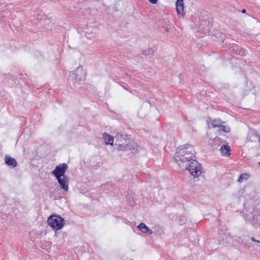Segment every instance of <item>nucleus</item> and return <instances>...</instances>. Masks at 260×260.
Wrapping results in <instances>:
<instances>
[{
	"label": "nucleus",
	"instance_id": "nucleus-8",
	"mask_svg": "<svg viewBox=\"0 0 260 260\" xmlns=\"http://www.w3.org/2000/svg\"><path fill=\"white\" fill-rule=\"evenodd\" d=\"M75 72V73H73L72 75H70V76L73 78H75V79H79V80L85 78L84 73L79 67L77 68Z\"/></svg>",
	"mask_w": 260,
	"mask_h": 260
},
{
	"label": "nucleus",
	"instance_id": "nucleus-17",
	"mask_svg": "<svg viewBox=\"0 0 260 260\" xmlns=\"http://www.w3.org/2000/svg\"><path fill=\"white\" fill-rule=\"evenodd\" d=\"M251 240L253 242L260 243V241L259 240H256L254 237H251Z\"/></svg>",
	"mask_w": 260,
	"mask_h": 260
},
{
	"label": "nucleus",
	"instance_id": "nucleus-18",
	"mask_svg": "<svg viewBox=\"0 0 260 260\" xmlns=\"http://www.w3.org/2000/svg\"><path fill=\"white\" fill-rule=\"evenodd\" d=\"M242 12L243 13H246V10H245V9H243V10H242Z\"/></svg>",
	"mask_w": 260,
	"mask_h": 260
},
{
	"label": "nucleus",
	"instance_id": "nucleus-3",
	"mask_svg": "<svg viewBox=\"0 0 260 260\" xmlns=\"http://www.w3.org/2000/svg\"><path fill=\"white\" fill-rule=\"evenodd\" d=\"M186 170L194 177H199L202 173L201 165L194 158L186 165Z\"/></svg>",
	"mask_w": 260,
	"mask_h": 260
},
{
	"label": "nucleus",
	"instance_id": "nucleus-5",
	"mask_svg": "<svg viewBox=\"0 0 260 260\" xmlns=\"http://www.w3.org/2000/svg\"><path fill=\"white\" fill-rule=\"evenodd\" d=\"M115 138L116 142L119 145V150H124L130 148L129 140L127 139V135L126 134L117 133Z\"/></svg>",
	"mask_w": 260,
	"mask_h": 260
},
{
	"label": "nucleus",
	"instance_id": "nucleus-15",
	"mask_svg": "<svg viewBox=\"0 0 260 260\" xmlns=\"http://www.w3.org/2000/svg\"><path fill=\"white\" fill-rule=\"evenodd\" d=\"M252 134L254 137L258 138V140L259 142L260 143V136L259 135H258L257 133H256L255 132L252 133Z\"/></svg>",
	"mask_w": 260,
	"mask_h": 260
},
{
	"label": "nucleus",
	"instance_id": "nucleus-11",
	"mask_svg": "<svg viewBox=\"0 0 260 260\" xmlns=\"http://www.w3.org/2000/svg\"><path fill=\"white\" fill-rule=\"evenodd\" d=\"M103 138L105 141V143L108 145H113V138L106 133L103 134Z\"/></svg>",
	"mask_w": 260,
	"mask_h": 260
},
{
	"label": "nucleus",
	"instance_id": "nucleus-1",
	"mask_svg": "<svg viewBox=\"0 0 260 260\" xmlns=\"http://www.w3.org/2000/svg\"><path fill=\"white\" fill-rule=\"evenodd\" d=\"M195 157V151L192 146L186 144L177 149L174 155V159L180 166L182 164L188 163Z\"/></svg>",
	"mask_w": 260,
	"mask_h": 260
},
{
	"label": "nucleus",
	"instance_id": "nucleus-19",
	"mask_svg": "<svg viewBox=\"0 0 260 260\" xmlns=\"http://www.w3.org/2000/svg\"><path fill=\"white\" fill-rule=\"evenodd\" d=\"M143 55H145L146 54V51H144V52H143Z\"/></svg>",
	"mask_w": 260,
	"mask_h": 260
},
{
	"label": "nucleus",
	"instance_id": "nucleus-7",
	"mask_svg": "<svg viewBox=\"0 0 260 260\" xmlns=\"http://www.w3.org/2000/svg\"><path fill=\"white\" fill-rule=\"evenodd\" d=\"M176 11L179 18H183L185 15L184 12V5L183 0H177L176 2Z\"/></svg>",
	"mask_w": 260,
	"mask_h": 260
},
{
	"label": "nucleus",
	"instance_id": "nucleus-13",
	"mask_svg": "<svg viewBox=\"0 0 260 260\" xmlns=\"http://www.w3.org/2000/svg\"><path fill=\"white\" fill-rule=\"evenodd\" d=\"M236 49H234L237 54L240 56H244L245 55V50L240 47H236Z\"/></svg>",
	"mask_w": 260,
	"mask_h": 260
},
{
	"label": "nucleus",
	"instance_id": "nucleus-10",
	"mask_svg": "<svg viewBox=\"0 0 260 260\" xmlns=\"http://www.w3.org/2000/svg\"><path fill=\"white\" fill-rule=\"evenodd\" d=\"M230 147L228 145H223L221 146L220 149L221 154L225 156H229L230 155Z\"/></svg>",
	"mask_w": 260,
	"mask_h": 260
},
{
	"label": "nucleus",
	"instance_id": "nucleus-4",
	"mask_svg": "<svg viewBox=\"0 0 260 260\" xmlns=\"http://www.w3.org/2000/svg\"><path fill=\"white\" fill-rule=\"evenodd\" d=\"M64 219L58 215H52L48 218L47 222L54 230H59L63 226Z\"/></svg>",
	"mask_w": 260,
	"mask_h": 260
},
{
	"label": "nucleus",
	"instance_id": "nucleus-14",
	"mask_svg": "<svg viewBox=\"0 0 260 260\" xmlns=\"http://www.w3.org/2000/svg\"><path fill=\"white\" fill-rule=\"evenodd\" d=\"M248 175L247 174H244L240 175L238 181V182H242L243 180H246L247 179Z\"/></svg>",
	"mask_w": 260,
	"mask_h": 260
},
{
	"label": "nucleus",
	"instance_id": "nucleus-6",
	"mask_svg": "<svg viewBox=\"0 0 260 260\" xmlns=\"http://www.w3.org/2000/svg\"><path fill=\"white\" fill-rule=\"evenodd\" d=\"M221 123V121L219 119H215L212 121L211 124L213 127H218L219 131H222L225 133L230 132V128L222 125Z\"/></svg>",
	"mask_w": 260,
	"mask_h": 260
},
{
	"label": "nucleus",
	"instance_id": "nucleus-9",
	"mask_svg": "<svg viewBox=\"0 0 260 260\" xmlns=\"http://www.w3.org/2000/svg\"><path fill=\"white\" fill-rule=\"evenodd\" d=\"M5 160L7 165L11 166L13 168L16 167L17 165V162L16 159L11 156H6L5 157Z\"/></svg>",
	"mask_w": 260,
	"mask_h": 260
},
{
	"label": "nucleus",
	"instance_id": "nucleus-20",
	"mask_svg": "<svg viewBox=\"0 0 260 260\" xmlns=\"http://www.w3.org/2000/svg\"><path fill=\"white\" fill-rule=\"evenodd\" d=\"M259 165L260 166V162H258Z\"/></svg>",
	"mask_w": 260,
	"mask_h": 260
},
{
	"label": "nucleus",
	"instance_id": "nucleus-12",
	"mask_svg": "<svg viewBox=\"0 0 260 260\" xmlns=\"http://www.w3.org/2000/svg\"><path fill=\"white\" fill-rule=\"evenodd\" d=\"M138 228L144 233H149L150 234L152 233V231L150 230L144 223H140L138 225Z\"/></svg>",
	"mask_w": 260,
	"mask_h": 260
},
{
	"label": "nucleus",
	"instance_id": "nucleus-16",
	"mask_svg": "<svg viewBox=\"0 0 260 260\" xmlns=\"http://www.w3.org/2000/svg\"><path fill=\"white\" fill-rule=\"evenodd\" d=\"M149 2L152 4H155L157 3L158 0H148Z\"/></svg>",
	"mask_w": 260,
	"mask_h": 260
},
{
	"label": "nucleus",
	"instance_id": "nucleus-2",
	"mask_svg": "<svg viewBox=\"0 0 260 260\" xmlns=\"http://www.w3.org/2000/svg\"><path fill=\"white\" fill-rule=\"evenodd\" d=\"M68 168V166L66 164L63 163L56 166L52 172V174L56 178L60 188L64 191H68L69 189L70 178L65 175Z\"/></svg>",
	"mask_w": 260,
	"mask_h": 260
}]
</instances>
